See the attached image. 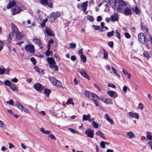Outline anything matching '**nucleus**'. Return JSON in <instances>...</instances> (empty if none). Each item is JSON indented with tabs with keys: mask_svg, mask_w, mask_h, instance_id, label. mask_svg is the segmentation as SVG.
<instances>
[{
	"mask_svg": "<svg viewBox=\"0 0 152 152\" xmlns=\"http://www.w3.org/2000/svg\"><path fill=\"white\" fill-rule=\"evenodd\" d=\"M30 60L34 65L36 64V60L34 58L31 57L30 59Z\"/></svg>",
	"mask_w": 152,
	"mask_h": 152,
	"instance_id": "obj_56",
	"label": "nucleus"
},
{
	"mask_svg": "<svg viewBox=\"0 0 152 152\" xmlns=\"http://www.w3.org/2000/svg\"><path fill=\"white\" fill-rule=\"evenodd\" d=\"M76 44L74 43H71L70 44V48L72 49H74L76 48Z\"/></svg>",
	"mask_w": 152,
	"mask_h": 152,
	"instance_id": "obj_41",
	"label": "nucleus"
},
{
	"mask_svg": "<svg viewBox=\"0 0 152 152\" xmlns=\"http://www.w3.org/2000/svg\"><path fill=\"white\" fill-rule=\"evenodd\" d=\"M111 69L112 70L113 73L115 74H117V70L113 67H111Z\"/></svg>",
	"mask_w": 152,
	"mask_h": 152,
	"instance_id": "obj_61",
	"label": "nucleus"
},
{
	"mask_svg": "<svg viewBox=\"0 0 152 152\" xmlns=\"http://www.w3.org/2000/svg\"><path fill=\"white\" fill-rule=\"evenodd\" d=\"M129 115L132 117L135 118L137 119H139V115L137 113H133L132 112L129 113Z\"/></svg>",
	"mask_w": 152,
	"mask_h": 152,
	"instance_id": "obj_18",
	"label": "nucleus"
},
{
	"mask_svg": "<svg viewBox=\"0 0 152 152\" xmlns=\"http://www.w3.org/2000/svg\"><path fill=\"white\" fill-rule=\"evenodd\" d=\"M94 86L95 88H96L99 91H101V88L99 86H98V85H97L96 84H94Z\"/></svg>",
	"mask_w": 152,
	"mask_h": 152,
	"instance_id": "obj_60",
	"label": "nucleus"
},
{
	"mask_svg": "<svg viewBox=\"0 0 152 152\" xmlns=\"http://www.w3.org/2000/svg\"><path fill=\"white\" fill-rule=\"evenodd\" d=\"M12 83L10 81L6 80L4 82V84L5 85L9 86V87L11 84Z\"/></svg>",
	"mask_w": 152,
	"mask_h": 152,
	"instance_id": "obj_39",
	"label": "nucleus"
},
{
	"mask_svg": "<svg viewBox=\"0 0 152 152\" xmlns=\"http://www.w3.org/2000/svg\"><path fill=\"white\" fill-rule=\"evenodd\" d=\"M125 37L127 38H130L131 37V36L128 33H125L124 34Z\"/></svg>",
	"mask_w": 152,
	"mask_h": 152,
	"instance_id": "obj_63",
	"label": "nucleus"
},
{
	"mask_svg": "<svg viewBox=\"0 0 152 152\" xmlns=\"http://www.w3.org/2000/svg\"><path fill=\"white\" fill-rule=\"evenodd\" d=\"M139 41L142 43H144L145 42V37L142 33H139L138 35Z\"/></svg>",
	"mask_w": 152,
	"mask_h": 152,
	"instance_id": "obj_10",
	"label": "nucleus"
},
{
	"mask_svg": "<svg viewBox=\"0 0 152 152\" xmlns=\"http://www.w3.org/2000/svg\"><path fill=\"white\" fill-rule=\"evenodd\" d=\"M12 15H15L16 14L19 13L21 10L20 7L18 5H15L12 9Z\"/></svg>",
	"mask_w": 152,
	"mask_h": 152,
	"instance_id": "obj_8",
	"label": "nucleus"
},
{
	"mask_svg": "<svg viewBox=\"0 0 152 152\" xmlns=\"http://www.w3.org/2000/svg\"><path fill=\"white\" fill-rule=\"evenodd\" d=\"M114 32L113 30L112 31H111L108 32L107 33V35L108 37H110L113 36L114 34Z\"/></svg>",
	"mask_w": 152,
	"mask_h": 152,
	"instance_id": "obj_38",
	"label": "nucleus"
},
{
	"mask_svg": "<svg viewBox=\"0 0 152 152\" xmlns=\"http://www.w3.org/2000/svg\"><path fill=\"white\" fill-rule=\"evenodd\" d=\"M104 57L105 58H108V53L105 50H104Z\"/></svg>",
	"mask_w": 152,
	"mask_h": 152,
	"instance_id": "obj_49",
	"label": "nucleus"
},
{
	"mask_svg": "<svg viewBox=\"0 0 152 152\" xmlns=\"http://www.w3.org/2000/svg\"><path fill=\"white\" fill-rule=\"evenodd\" d=\"M127 138H132L134 137V135L132 132H127L126 133Z\"/></svg>",
	"mask_w": 152,
	"mask_h": 152,
	"instance_id": "obj_22",
	"label": "nucleus"
},
{
	"mask_svg": "<svg viewBox=\"0 0 152 152\" xmlns=\"http://www.w3.org/2000/svg\"><path fill=\"white\" fill-rule=\"evenodd\" d=\"M50 67L52 69H54L56 71L58 70V67L57 65H56V64L50 65Z\"/></svg>",
	"mask_w": 152,
	"mask_h": 152,
	"instance_id": "obj_20",
	"label": "nucleus"
},
{
	"mask_svg": "<svg viewBox=\"0 0 152 152\" xmlns=\"http://www.w3.org/2000/svg\"><path fill=\"white\" fill-rule=\"evenodd\" d=\"M92 27L94 28L95 30H98L100 28L99 26H96L94 24L92 25Z\"/></svg>",
	"mask_w": 152,
	"mask_h": 152,
	"instance_id": "obj_48",
	"label": "nucleus"
},
{
	"mask_svg": "<svg viewBox=\"0 0 152 152\" xmlns=\"http://www.w3.org/2000/svg\"><path fill=\"white\" fill-rule=\"evenodd\" d=\"M80 73L82 76L87 79L88 80H90V79L89 77L88 76L86 71L82 70L80 72Z\"/></svg>",
	"mask_w": 152,
	"mask_h": 152,
	"instance_id": "obj_14",
	"label": "nucleus"
},
{
	"mask_svg": "<svg viewBox=\"0 0 152 152\" xmlns=\"http://www.w3.org/2000/svg\"><path fill=\"white\" fill-rule=\"evenodd\" d=\"M106 98L103 96H101L99 98V100H100L104 102Z\"/></svg>",
	"mask_w": 152,
	"mask_h": 152,
	"instance_id": "obj_52",
	"label": "nucleus"
},
{
	"mask_svg": "<svg viewBox=\"0 0 152 152\" xmlns=\"http://www.w3.org/2000/svg\"><path fill=\"white\" fill-rule=\"evenodd\" d=\"M49 137L51 139L53 140H56V138L54 135L53 134H51L49 135Z\"/></svg>",
	"mask_w": 152,
	"mask_h": 152,
	"instance_id": "obj_59",
	"label": "nucleus"
},
{
	"mask_svg": "<svg viewBox=\"0 0 152 152\" xmlns=\"http://www.w3.org/2000/svg\"><path fill=\"white\" fill-rule=\"evenodd\" d=\"M53 43V41L52 39H50L48 42V48H50V45L51 44Z\"/></svg>",
	"mask_w": 152,
	"mask_h": 152,
	"instance_id": "obj_46",
	"label": "nucleus"
},
{
	"mask_svg": "<svg viewBox=\"0 0 152 152\" xmlns=\"http://www.w3.org/2000/svg\"><path fill=\"white\" fill-rule=\"evenodd\" d=\"M141 29L142 30H143L144 31H147V32H148V35H147V36H146V39H147V36H148V37H149V36H150V35L149 34V33H148V29L146 27H144L143 26H142V23L141 24Z\"/></svg>",
	"mask_w": 152,
	"mask_h": 152,
	"instance_id": "obj_29",
	"label": "nucleus"
},
{
	"mask_svg": "<svg viewBox=\"0 0 152 152\" xmlns=\"http://www.w3.org/2000/svg\"><path fill=\"white\" fill-rule=\"evenodd\" d=\"M147 139L149 140H152V133L150 132H146Z\"/></svg>",
	"mask_w": 152,
	"mask_h": 152,
	"instance_id": "obj_19",
	"label": "nucleus"
},
{
	"mask_svg": "<svg viewBox=\"0 0 152 152\" xmlns=\"http://www.w3.org/2000/svg\"><path fill=\"white\" fill-rule=\"evenodd\" d=\"M14 37V34L13 32H10L9 34V37L8 38V42L9 43H10L11 41V40L12 38Z\"/></svg>",
	"mask_w": 152,
	"mask_h": 152,
	"instance_id": "obj_24",
	"label": "nucleus"
},
{
	"mask_svg": "<svg viewBox=\"0 0 152 152\" xmlns=\"http://www.w3.org/2000/svg\"><path fill=\"white\" fill-rule=\"evenodd\" d=\"M133 10L136 14H138L139 13L140 11L138 8L137 7H135L133 9Z\"/></svg>",
	"mask_w": 152,
	"mask_h": 152,
	"instance_id": "obj_40",
	"label": "nucleus"
},
{
	"mask_svg": "<svg viewBox=\"0 0 152 152\" xmlns=\"http://www.w3.org/2000/svg\"><path fill=\"white\" fill-rule=\"evenodd\" d=\"M15 106H17L22 112L23 111L25 113L28 114L30 113V112L29 109L26 106L23 105L18 101L16 102Z\"/></svg>",
	"mask_w": 152,
	"mask_h": 152,
	"instance_id": "obj_3",
	"label": "nucleus"
},
{
	"mask_svg": "<svg viewBox=\"0 0 152 152\" xmlns=\"http://www.w3.org/2000/svg\"><path fill=\"white\" fill-rule=\"evenodd\" d=\"M34 42L35 43L37 44H38L39 45H40L41 44V42L40 40L38 39H34Z\"/></svg>",
	"mask_w": 152,
	"mask_h": 152,
	"instance_id": "obj_42",
	"label": "nucleus"
},
{
	"mask_svg": "<svg viewBox=\"0 0 152 152\" xmlns=\"http://www.w3.org/2000/svg\"><path fill=\"white\" fill-rule=\"evenodd\" d=\"M48 19L47 18L43 20L42 22L41 23V26L43 27L45 25V23L47 22Z\"/></svg>",
	"mask_w": 152,
	"mask_h": 152,
	"instance_id": "obj_44",
	"label": "nucleus"
},
{
	"mask_svg": "<svg viewBox=\"0 0 152 152\" xmlns=\"http://www.w3.org/2000/svg\"><path fill=\"white\" fill-rule=\"evenodd\" d=\"M110 19L112 21H118L119 20V16L117 13H114L110 17Z\"/></svg>",
	"mask_w": 152,
	"mask_h": 152,
	"instance_id": "obj_12",
	"label": "nucleus"
},
{
	"mask_svg": "<svg viewBox=\"0 0 152 152\" xmlns=\"http://www.w3.org/2000/svg\"><path fill=\"white\" fill-rule=\"evenodd\" d=\"M50 48H48L46 52V55L47 56H48L49 55H51L52 52L51 51H50Z\"/></svg>",
	"mask_w": 152,
	"mask_h": 152,
	"instance_id": "obj_35",
	"label": "nucleus"
},
{
	"mask_svg": "<svg viewBox=\"0 0 152 152\" xmlns=\"http://www.w3.org/2000/svg\"><path fill=\"white\" fill-rule=\"evenodd\" d=\"M143 54L144 56L148 59H149L150 58V56L149 55V53L148 51H144Z\"/></svg>",
	"mask_w": 152,
	"mask_h": 152,
	"instance_id": "obj_28",
	"label": "nucleus"
},
{
	"mask_svg": "<svg viewBox=\"0 0 152 152\" xmlns=\"http://www.w3.org/2000/svg\"><path fill=\"white\" fill-rule=\"evenodd\" d=\"M100 146L102 148H105V142L104 141H101L100 143Z\"/></svg>",
	"mask_w": 152,
	"mask_h": 152,
	"instance_id": "obj_50",
	"label": "nucleus"
},
{
	"mask_svg": "<svg viewBox=\"0 0 152 152\" xmlns=\"http://www.w3.org/2000/svg\"><path fill=\"white\" fill-rule=\"evenodd\" d=\"M60 16V13L59 12H53L51 13L48 18L49 21L51 23L54 22L56 19L59 17Z\"/></svg>",
	"mask_w": 152,
	"mask_h": 152,
	"instance_id": "obj_4",
	"label": "nucleus"
},
{
	"mask_svg": "<svg viewBox=\"0 0 152 152\" xmlns=\"http://www.w3.org/2000/svg\"><path fill=\"white\" fill-rule=\"evenodd\" d=\"M96 134L97 135H98V136H100L101 137L103 138L104 139H105V138L104 136V134L102 132L98 131H97L96 133Z\"/></svg>",
	"mask_w": 152,
	"mask_h": 152,
	"instance_id": "obj_31",
	"label": "nucleus"
},
{
	"mask_svg": "<svg viewBox=\"0 0 152 152\" xmlns=\"http://www.w3.org/2000/svg\"><path fill=\"white\" fill-rule=\"evenodd\" d=\"M80 57L82 61L83 62H85L86 61V58L85 56L83 55V54H82L80 56Z\"/></svg>",
	"mask_w": 152,
	"mask_h": 152,
	"instance_id": "obj_37",
	"label": "nucleus"
},
{
	"mask_svg": "<svg viewBox=\"0 0 152 152\" xmlns=\"http://www.w3.org/2000/svg\"><path fill=\"white\" fill-rule=\"evenodd\" d=\"M11 28L13 31L15 33V34L19 32L18 30L17 27L13 23H11Z\"/></svg>",
	"mask_w": 152,
	"mask_h": 152,
	"instance_id": "obj_17",
	"label": "nucleus"
},
{
	"mask_svg": "<svg viewBox=\"0 0 152 152\" xmlns=\"http://www.w3.org/2000/svg\"><path fill=\"white\" fill-rule=\"evenodd\" d=\"M68 130L72 132L73 133H75L77 134H79V132L77 131H75L74 129H72L71 128H69L68 129Z\"/></svg>",
	"mask_w": 152,
	"mask_h": 152,
	"instance_id": "obj_43",
	"label": "nucleus"
},
{
	"mask_svg": "<svg viewBox=\"0 0 152 152\" xmlns=\"http://www.w3.org/2000/svg\"><path fill=\"white\" fill-rule=\"evenodd\" d=\"M107 94L111 97L113 98H115L118 96L117 93L114 91H108L107 92Z\"/></svg>",
	"mask_w": 152,
	"mask_h": 152,
	"instance_id": "obj_13",
	"label": "nucleus"
},
{
	"mask_svg": "<svg viewBox=\"0 0 152 152\" xmlns=\"http://www.w3.org/2000/svg\"><path fill=\"white\" fill-rule=\"evenodd\" d=\"M85 95L89 99L92 100L96 106L98 107L99 104L97 101L99 100L98 96L96 94L90 92L88 91H86L84 93Z\"/></svg>",
	"mask_w": 152,
	"mask_h": 152,
	"instance_id": "obj_2",
	"label": "nucleus"
},
{
	"mask_svg": "<svg viewBox=\"0 0 152 152\" xmlns=\"http://www.w3.org/2000/svg\"><path fill=\"white\" fill-rule=\"evenodd\" d=\"M46 32L47 35L50 36L53 35V32L49 28H47L46 30Z\"/></svg>",
	"mask_w": 152,
	"mask_h": 152,
	"instance_id": "obj_27",
	"label": "nucleus"
},
{
	"mask_svg": "<svg viewBox=\"0 0 152 152\" xmlns=\"http://www.w3.org/2000/svg\"><path fill=\"white\" fill-rule=\"evenodd\" d=\"M5 71L4 69L0 68V75L4 74Z\"/></svg>",
	"mask_w": 152,
	"mask_h": 152,
	"instance_id": "obj_57",
	"label": "nucleus"
},
{
	"mask_svg": "<svg viewBox=\"0 0 152 152\" xmlns=\"http://www.w3.org/2000/svg\"><path fill=\"white\" fill-rule=\"evenodd\" d=\"M138 107L140 110H142L144 107L143 104L141 103H139L138 104Z\"/></svg>",
	"mask_w": 152,
	"mask_h": 152,
	"instance_id": "obj_58",
	"label": "nucleus"
},
{
	"mask_svg": "<svg viewBox=\"0 0 152 152\" xmlns=\"http://www.w3.org/2000/svg\"><path fill=\"white\" fill-rule=\"evenodd\" d=\"M148 145L150 147L151 149L152 150V140H150L149 141Z\"/></svg>",
	"mask_w": 152,
	"mask_h": 152,
	"instance_id": "obj_64",
	"label": "nucleus"
},
{
	"mask_svg": "<svg viewBox=\"0 0 152 152\" xmlns=\"http://www.w3.org/2000/svg\"><path fill=\"white\" fill-rule=\"evenodd\" d=\"M91 117L90 115L89 114H88L87 115H83L82 121H87L88 118Z\"/></svg>",
	"mask_w": 152,
	"mask_h": 152,
	"instance_id": "obj_32",
	"label": "nucleus"
},
{
	"mask_svg": "<svg viewBox=\"0 0 152 152\" xmlns=\"http://www.w3.org/2000/svg\"><path fill=\"white\" fill-rule=\"evenodd\" d=\"M34 88L38 91H41L43 88V87L39 83H37L34 85Z\"/></svg>",
	"mask_w": 152,
	"mask_h": 152,
	"instance_id": "obj_11",
	"label": "nucleus"
},
{
	"mask_svg": "<svg viewBox=\"0 0 152 152\" xmlns=\"http://www.w3.org/2000/svg\"><path fill=\"white\" fill-rule=\"evenodd\" d=\"M15 4V1H12L9 3L7 5V9H10L14 6Z\"/></svg>",
	"mask_w": 152,
	"mask_h": 152,
	"instance_id": "obj_21",
	"label": "nucleus"
},
{
	"mask_svg": "<svg viewBox=\"0 0 152 152\" xmlns=\"http://www.w3.org/2000/svg\"><path fill=\"white\" fill-rule=\"evenodd\" d=\"M25 49L26 51L29 52L31 53H33L34 52V46L31 44H28L25 46Z\"/></svg>",
	"mask_w": 152,
	"mask_h": 152,
	"instance_id": "obj_6",
	"label": "nucleus"
},
{
	"mask_svg": "<svg viewBox=\"0 0 152 152\" xmlns=\"http://www.w3.org/2000/svg\"><path fill=\"white\" fill-rule=\"evenodd\" d=\"M47 0H40L41 3L43 5H46L47 3Z\"/></svg>",
	"mask_w": 152,
	"mask_h": 152,
	"instance_id": "obj_47",
	"label": "nucleus"
},
{
	"mask_svg": "<svg viewBox=\"0 0 152 152\" xmlns=\"http://www.w3.org/2000/svg\"><path fill=\"white\" fill-rule=\"evenodd\" d=\"M85 134L87 136L91 138H93L94 136V131L91 129H88L85 132Z\"/></svg>",
	"mask_w": 152,
	"mask_h": 152,
	"instance_id": "obj_9",
	"label": "nucleus"
},
{
	"mask_svg": "<svg viewBox=\"0 0 152 152\" xmlns=\"http://www.w3.org/2000/svg\"><path fill=\"white\" fill-rule=\"evenodd\" d=\"M72 101L73 99L72 98H69L67 100V101L66 102V104L68 105L71 104L72 105H74V103Z\"/></svg>",
	"mask_w": 152,
	"mask_h": 152,
	"instance_id": "obj_26",
	"label": "nucleus"
},
{
	"mask_svg": "<svg viewBox=\"0 0 152 152\" xmlns=\"http://www.w3.org/2000/svg\"><path fill=\"white\" fill-rule=\"evenodd\" d=\"M122 72L126 76V77H127L128 79H130V77L131 76V75L128 73L126 71H125V69H122Z\"/></svg>",
	"mask_w": 152,
	"mask_h": 152,
	"instance_id": "obj_25",
	"label": "nucleus"
},
{
	"mask_svg": "<svg viewBox=\"0 0 152 152\" xmlns=\"http://www.w3.org/2000/svg\"><path fill=\"white\" fill-rule=\"evenodd\" d=\"M108 86L109 87H112L113 88H115V86L114 84L111 83H108Z\"/></svg>",
	"mask_w": 152,
	"mask_h": 152,
	"instance_id": "obj_55",
	"label": "nucleus"
},
{
	"mask_svg": "<svg viewBox=\"0 0 152 152\" xmlns=\"http://www.w3.org/2000/svg\"><path fill=\"white\" fill-rule=\"evenodd\" d=\"M104 118L108 121L111 124H113V121L111 118H110L108 115L106 113L105 114Z\"/></svg>",
	"mask_w": 152,
	"mask_h": 152,
	"instance_id": "obj_15",
	"label": "nucleus"
},
{
	"mask_svg": "<svg viewBox=\"0 0 152 152\" xmlns=\"http://www.w3.org/2000/svg\"><path fill=\"white\" fill-rule=\"evenodd\" d=\"M92 125L95 128H98L99 124L95 121H93Z\"/></svg>",
	"mask_w": 152,
	"mask_h": 152,
	"instance_id": "obj_45",
	"label": "nucleus"
},
{
	"mask_svg": "<svg viewBox=\"0 0 152 152\" xmlns=\"http://www.w3.org/2000/svg\"><path fill=\"white\" fill-rule=\"evenodd\" d=\"M114 4V10L117 12L124 13L126 15L132 14L131 7L128 2L123 0H115Z\"/></svg>",
	"mask_w": 152,
	"mask_h": 152,
	"instance_id": "obj_1",
	"label": "nucleus"
},
{
	"mask_svg": "<svg viewBox=\"0 0 152 152\" xmlns=\"http://www.w3.org/2000/svg\"><path fill=\"white\" fill-rule=\"evenodd\" d=\"M0 127L4 129L5 128V126L4 125L3 123L0 120Z\"/></svg>",
	"mask_w": 152,
	"mask_h": 152,
	"instance_id": "obj_62",
	"label": "nucleus"
},
{
	"mask_svg": "<svg viewBox=\"0 0 152 152\" xmlns=\"http://www.w3.org/2000/svg\"><path fill=\"white\" fill-rule=\"evenodd\" d=\"M104 103L107 104H113L112 101L110 99L107 98H105Z\"/></svg>",
	"mask_w": 152,
	"mask_h": 152,
	"instance_id": "obj_30",
	"label": "nucleus"
},
{
	"mask_svg": "<svg viewBox=\"0 0 152 152\" xmlns=\"http://www.w3.org/2000/svg\"><path fill=\"white\" fill-rule=\"evenodd\" d=\"M47 61L50 65L51 64H56L54 59L52 58H47Z\"/></svg>",
	"mask_w": 152,
	"mask_h": 152,
	"instance_id": "obj_16",
	"label": "nucleus"
},
{
	"mask_svg": "<svg viewBox=\"0 0 152 152\" xmlns=\"http://www.w3.org/2000/svg\"><path fill=\"white\" fill-rule=\"evenodd\" d=\"M115 34H116V35H115V36H116L118 39H120L121 37L120 33L117 31H116Z\"/></svg>",
	"mask_w": 152,
	"mask_h": 152,
	"instance_id": "obj_51",
	"label": "nucleus"
},
{
	"mask_svg": "<svg viewBox=\"0 0 152 152\" xmlns=\"http://www.w3.org/2000/svg\"><path fill=\"white\" fill-rule=\"evenodd\" d=\"M4 46V43L2 41L0 40V51H1L3 48Z\"/></svg>",
	"mask_w": 152,
	"mask_h": 152,
	"instance_id": "obj_54",
	"label": "nucleus"
},
{
	"mask_svg": "<svg viewBox=\"0 0 152 152\" xmlns=\"http://www.w3.org/2000/svg\"><path fill=\"white\" fill-rule=\"evenodd\" d=\"M6 103L10 105H13L14 104V102L12 99H10L8 102H6Z\"/></svg>",
	"mask_w": 152,
	"mask_h": 152,
	"instance_id": "obj_53",
	"label": "nucleus"
},
{
	"mask_svg": "<svg viewBox=\"0 0 152 152\" xmlns=\"http://www.w3.org/2000/svg\"><path fill=\"white\" fill-rule=\"evenodd\" d=\"M50 82L55 86L58 87H62L63 85L61 82L59 80H56L54 77L49 78Z\"/></svg>",
	"mask_w": 152,
	"mask_h": 152,
	"instance_id": "obj_5",
	"label": "nucleus"
},
{
	"mask_svg": "<svg viewBox=\"0 0 152 152\" xmlns=\"http://www.w3.org/2000/svg\"><path fill=\"white\" fill-rule=\"evenodd\" d=\"M15 34L16 38L18 39H20L23 36V34L19 32Z\"/></svg>",
	"mask_w": 152,
	"mask_h": 152,
	"instance_id": "obj_23",
	"label": "nucleus"
},
{
	"mask_svg": "<svg viewBox=\"0 0 152 152\" xmlns=\"http://www.w3.org/2000/svg\"><path fill=\"white\" fill-rule=\"evenodd\" d=\"M45 94L48 97L50 95V90L47 89H45L44 90Z\"/></svg>",
	"mask_w": 152,
	"mask_h": 152,
	"instance_id": "obj_33",
	"label": "nucleus"
},
{
	"mask_svg": "<svg viewBox=\"0 0 152 152\" xmlns=\"http://www.w3.org/2000/svg\"><path fill=\"white\" fill-rule=\"evenodd\" d=\"M88 1H86L85 2L82 3L80 4H78L77 5V7L78 9H80V7H81L82 9L83 12H84L86 11L88 6Z\"/></svg>",
	"mask_w": 152,
	"mask_h": 152,
	"instance_id": "obj_7",
	"label": "nucleus"
},
{
	"mask_svg": "<svg viewBox=\"0 0 152 152\" xmlns=\"http://www.w3.org/2000/svg\"><path fill=\"white\" fill-rule=\"evenodd\" d=\"M86 17L87 19L91 21L92 22L94 20V18L91 15H88Z\"/></svg>",
	"mask_w": 152,
	"mask_h": 152,
	"instance_id": "obj_36",
	"label": "nucleus"
},
{
	"mask_svg": "<svg viewBox=\"0 0 152 152\" xmlns=\"http://www.w3.org/2000/svg\"><path fill=\"white\" fill-rule=\"evenodd\" d=\"M9 87L13 90L16 91L17 89V87L13 83H12Z\"/></svg>",
	"mask_w": 152,
	"mask_h": 152,
	"instance_id": "obj_34",
	"label": "nucleus"
}]
</instances>
